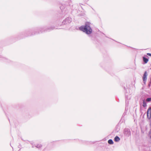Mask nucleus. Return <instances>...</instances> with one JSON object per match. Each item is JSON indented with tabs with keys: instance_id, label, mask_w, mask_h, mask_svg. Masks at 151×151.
Segmentation results:
<instances>
[{
	"instance_id": "12",
	"label": "nucleus",
	"mask_w": 151,
	"mask_h": 151,
	"mask_svg": "<svg viewBox=\"0 0 151 151\" xmlns=\"http://www.w3.org/2000/svg\"><path fill=\"white\" fill-rule=\"evenodd\" d=\"M147 55H148L149 56H151V54L150 53H147Z\"/></svg>"
},
{
	"instance_id": "5",
	"label": "nucleus",
	"mask_w": 151,
	"mask_h": 151,
	"mask_svg": "<svg viewBox=\"0 0 151 151\" xmlns=\"http://www.w3.org/2000/svg\"><path fill=\"white\" fill-rule=\"evenodd\" d=\"M120 139L117 136H116L114 138V141L115 142H118L119 141Z\"/></svg>"
},
{
	"instance_id": "2",
	"label": "nucleus",
	"mask_w": 151,
	"mask_h": 151,
	"mask_svg": "<svg viewBox=\"0 0 151 151\" xmlns=\"http://www.w3.org/2000/svg\"><path fill=\"white\" fill-rule=\"evenodd\" d=\"M72 20V19L70 17H67L63 20L62 23L63 24H67L70 23L71 22Z\"/></svg>"
},
{
	"instance_id": "3",
	"label": "nucleus",
	"mask_w": 151,
	"mask_h": 151,
	"mask_svg": "<svg viewBox=\"0 0 151 151\" xmlns=\"http://www.w3.org/2000/svg\"><path fill=\"white\" fill-rule=\"evenodd\" d=\"M147 118L150 119L151 118V108L150 107L147 110Z\"/></svg>"
},
{
	"instance_id": "10",
	"label": "nucleus",
	"mask_w": 151,
	"mask_h": 151,
	"mask_svg": "<svg viewBox=\"0 0 151 151\" xmlns=\"http://www.w3.org/2000/svg\"><path fill=\"white\" fill-rule=\"evenodd\" d=\"M42 147V145H38L37 146H36V147L38 148H40Z\"/></svg>"
},
{
	"instance_id": "7",
	"label": "nucleus",
	"mask_w": 151,
	"mask_h": 151,
	"mask_svg": "<svg viewBox=\"0 0 151 151\" xmlns=\"http://www.w3.org/2000/svg\"><path fill=\"white\" fill-rule=\"evenodd\" d=\"M147 106V104L145 101V100H143L142 106H143V107H145Z\"/></svg>"
},
{
	"instance_id": "9",
	"label": "nucleus",
	"mask_w": 151,
	"mask_h": 151,
	"mask_svg": "<svg viewBox=\"0 0 151 151\" xmlns=\"http://www.w3.org/2000/svg\"><path fill=\"white\" fill-rule=\"evenodd\" d=\"M146 101L147 102H150L151 101V98H147L146 100Z\"/></svg>"
},
{
	"instance_id": "11",
	"label": "nucleus",
	"mask_w": 151,
	"mask_h": 151,
	"mask_svg": "<svg viewBox=\"0 0 151 151\" xmlns=\"http://www.w3.org/2000/svg\"><path fill=\"white\" fill-rule=\"evenodd\" d=\"M149 136L150 137V138H151V129L149 131Z\"/></svg>"
},
{
	"instance_id": "4",
	"label": "nucleus",
	"mask_w": 151,
	"mask_h": 151,
	"mask_svg": "<svg viewBox=\"0 0 151 151\" xmlns=\"http://www.w3.org/2000/svg\"><path fill=\"white\" fill-rule=\"evenodd\" d=\"M147 72L146 71L145 72L144 74L143 75V81L144 82V83H145V82L146 81L147 79Z\"/></svg>"
},
{
	"instance_id": "13",
	"label": "nucleus",
	"mask_w": 151,
	"mask_h": 151,
	"mask_svg": "<svg viewBox=\"0 0 151 151\" xmlns=\"http://www.w3.org/2000/svg\"><path fill=\"white\" fill-rule=\"evenodd\" d=\"M150 126H151V119L150 120Z\"/></svg>"
},
{
	"instance_id": "6",
	"label": "nucleus",
	"mask_w": 151,
	"mask_h": 151,
	"mask_svg": "<svg viewBox=\"0 0 151 151\" xmlns=\"http://www.w3.org/2000/svg\"><path fill=\"white\" fill-rule=\"evenodd\" d=\"M143 60L145 63H146L148 61V59L145 57H143Z\"/></svg>"
},
{
	"instance_id": "1",
	"label": "nucleus",
	"mask_w": 151,
	"mask_h": 151,
	"mask_svg": "<svg viewBox=\"0 0 151 151\" xmlns=\"http://www.w3.org/2000/svg\"><path fill=\"white\" fill-rule=\"evenodd\" d=\"M80 29L87 34H90L92 32V29L90 27V23L88 22H86L85 26L81 27Z\"/></svg>"
},
{
	"instance_id": "8",
	"label": "nucleus",
	"mask_w": 151,
	"mask_h": 151,
	"mask_svg": "<svg viewBox=\"0 0 151 151\" xmlns=\"http://www.w3.org/2000/svg\"><path fill=\"white\" fill-rule=\"evenodd\" d=\"M108 143L110 144H113L114 142L112 139H110L108 141Z\"/></svg>"
}]
</instances>
